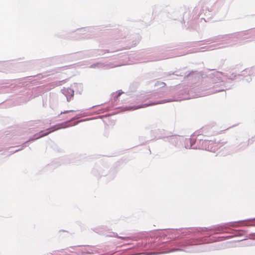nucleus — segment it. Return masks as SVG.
<instances>
[{"label": "nucleus", "mask_w": 255, "mask_h": 255, "mask_svg": "<svg viewBox=\"0 0 255 255\" xmlns=\"http://www.w3.org/2000/svg\"><path fill=\"white\" fill-rule=\"evenodd\" d=\"M202 83L181 91L180 100L204 97L230 89L229 86L224 85L222 73L214 71Z\"/></svg>", "instance_id": "3"}, {"label": "nucleus", "mask_w": 255, "mask_h": 255, "mask_svg": "<svg viewBox=\"0 0 255 255\" xmlns=\"http://www.w3.org/2000/svg\"><path fill=\"white\" fill-rule=\"evenodd\" d=\"M197 146H195L196 149H203L211 152H215L218 149L223 146L225 143L223 142H216L213 140L204 139L201 135L197 136Z\"/></svg>", "instance_id": "8"}, {"label": "nucleus", "mask_w": 255, "mask_h": 255, "mask_svg": "<svg viewBox=\"0 0 255 255\" xmlns=\"http://www.w3.org/2000/svg\"><path fill=\"white\" fill-rule=\"evenodd\" d=\"M7 90H3L2 92H6Z\"/></svg>", "instance_id": "26"}, {"label": "nucleus", "mask_w": 255, "mask_h": 255, "mask_svg": "<svg viewBox=\"0 0 255 255\" xmlns=\"http://www.w3.org/2000/svg\"><path fill=\"white\" fill-rule=\"evenodd\" d=\"M114 237H116V238H119V239H122L124 240L125 241H128V240H131V238L130 237H121V236H119L117 233H114Z\"/></svg>", "instance_id": "18"}, {"label": "nucleus", "mask_w": 255, "mask_h": 255, "mask_svg": "<svg viewBox=\"0 0 255 255\" xmlns=\"http://www.w3.org/2000/svg\"><path fill=\"white\" fill-rule=\"evenodd\" d=\"M91 114L89 113H82V114H77L76 115L75 117H73L72 118H71V119L68 121H67L65 123H63L62 124H58L57 125H56V126H54L52 127H51L50 128V129H51V130H49L50 129V128H48V129H46V132H45V131H40L39 132L36 133V134H35L33 137L30 138L28 140L26 141L24 143V144L25 145V146H26V143L29 141H34L35 140V139H38L40 137H42L43 136H46L47 135H48L49 133H50V132H52V131H54L56 130H57V129H61V128H68V127H69L70 126H71L70 124H69V123L72 121H73V120H76V119H78L81 117H85V116H90Z\"/></svg>", "instance_id": "6"}, {"label": "nucleus", "mask_w": 255, "mask_h": 255, "mask_svg": "<svg viewBox=\"0 0 255 255\" xmlns=\"http://www.w3.org/2000/svg\"><path fill=\"white\" fill-rule=\"evenodd\" d=\"M155 86H160V88L157 91L144 92L138 96L137 100L141 102H147L137 106L128 107V110H136L140 108H145L148 106L157 104H163L174 101L172 99H168L162 100H158V99L166 96L169 94V90L165 87V84L163 82H157Z\"/></svg>", "instance_id": "4"}, {"label": "nucleus", "mask_w": 255, "mask_h": 255, "mask_svg": "<svg viewBox=\"0 0 255 255\" xmlns=\"http://www.w3.org/2000/svg\"><path fill=\"white\" fill-rule=\"evenodd\" d=\"M117 65H114L110 64H105L104 63H96L91 65L90 67L92 68H111L116 67Z\"/></svg>", "instance_id": "14"}, {"label": "nucleus", "mask_w": 255, "mask_h": 255, "mask_svg": "<svg viewBox=\"0 0 255 255\" xmlns=\"http://www.w3.org/2000/svg\"><path fill=\"white\" fill-rule=\"evenodd\" d=\"M251 75H255V67H252L251 68L246 69L241 72L240 74L237 75L235 73H232L230 76L229 79L234 80L237 79V78L240 76L246 77V80L247 82L251 81Z\"/></svg>", "instance_id": "9"}, {"label": "nucleus", "mask_w": 255, "mask_h": 255, "mask_svg": "<svg viewBox=\"0 0 255 255\" xmlns=\"http://www.w3.org/2000/svg\"><path fill=\"white\" fill-rule=\"evenodd\" d=\"M75 111H74V110H69V111H64L63 112H61L60 113V115L61 114H67V113H68L69 112H75Z\"/></svg>", "instance_id": "21"}, {"label": "nucleus", "mask_w": 255, "mask_h": 255, "mask_svg": "<svg viewBox=\"0 0 255 255\" xmlns=\"http://www.w3.org/2000/svg\"><path fill=\"white\" fill-rule=\"evenodd\" d=\"M123 93V92L122 91V90H119L117 92H116V93H113L112 95V96H113L112 101H114V102H115L117 101V100L118 99V97L120 96H121Z\"/></svg>", "instance_id": "17"}, {"label": "nucleus", "mask_w": 255, "mask_h": 255, "mask_svg": "<svg viewBox=\"0 0 255 255\" xmlns=\"http://www.w3.org/2000/svg\"><path fill=\"white\" fill-rule=\"evenodd\" d=\"M228 229L227 225L222 224L210 228H184L181 229L172 230L171 232L174 234L175 237H178L180 235L185 236L190 234L200 233L199 235L203 236L197 239H191L184 240L180 242L175 243L177 248H173L168 252H173L175 251H185L187 252H198L207 251V246L202 245L203 244L210 243L216 241H221L228 239L229 237H210V234L206 232L211 231H214L215 234L224 232L225 230Z\"/></svg>", "instance_id": "1"}, {"label": "nucleus", "mask_w": 255, "mask_h": 255, "mask_svg": "<svg viewBox=\"0 0 255 255\" xmlns=\"http://www.w3.org/2000/svg\"><path fill=\"white\" fill-rule=\"evenodd\" d=\"M74 85L77 86V87H78L80 89L82 88V85L81 84H74Z\"/></svg>", "instance_id": "24"}, {"label": "nucleus", "mask_w": 255, "mask_h": 255, "mask_svg": "<svg viewBox=\"0 0 255 255\" xmlns=\"http://www.w3.org/2000/svg\"><path fill=\"white\" fill-rule=\"evenodd\" d=\"M239 43H240V45H242L241 42H240Z\"/></svg>", "instance_id": "27"}, {"label": "nucleus", "mask_w": 255, "mask_h": 255, "mask_svg": "<svg viewBox=\"0 0 255 255\" xmlns=\"http://www.w3.org/2000/svg\"><path fill=\"white\" fill-rule=\"evenodd\" d=\"M91 114L89 113H82V114H77L76 115L75 117H73L72 118H71V119L68 121H67L65 123H63L62 124H58L57 125H56V126H54L52 127H51L50 128V129H51V130H49L50 129V128H48V129H46V132H45V131H40L39 132L36 133V134H35L33 137L30 138L28 140L26 141L24 143V144L25 145V146H26V143L29 141H34L35 140V139H38L40 137H42L43 136H46L47 135H48L49 133H50V132H52V131H54L56 130H57V129H61V128H68V127H69L70 126H71L70 124H69V123L72 121H73V120H76V119H78L81 117H85V116H90Z\"/></svg>", "instance_id": "7"}, {"label": "nucleus", "mask_w": 255, "mask_h": 255, "mask_svg": "<svg viewBox=\"0 0 255 255\" xmlns=\"http://www.w3.org/2000/svg\"><path fill=\"white\" fill-rule=\"evenodd\" d=\"M20 150V149H16V150H15L13 152H16V151H18V150Z\"/></svg>", "instance_id": "25"}, {"label": "nucleus", "mask_w": 255, "mask_h": 255, "mask_svg": "<svg viewBox=\"0 0 255 255\" xmlns=\"http://www.w3.org/2000/svg\"><path fill=\"white\" fill-rule=\"evenodd\" d=\"M227 10L228 7L225 5L224 0H217L214 3L206 0L203 2L201 12L208 17H211L218 13L226 14Z\"/></svg>", "instance_id": "5"}, {"label": "nucleus", "mask_w": 255, "mask_h": 255, "mask_svg": "<svg viewBox=\"0 0 255 255\" xmlns=\"http://www.w3.org/2000/svg\"><path fill=\"white\" fill-rule=\"evenodd\" d=\"M63 95L66 97L67 101H70L74 96V91L70 88H64L61 90Z\"/></svg>", "instance_id": "13"}, {"label": "nucleus", "mask_w": 255, "mask_h": 255, "mask_svg": "<svg viewBox=\"0 0 255 255\" xmlns=\"http://www.w3.org/2000/svg\"><path fill=\"white\" fill-rule=\"evenodd\" d=\"M255 221V218L254 219H249L246 220H243V221H240L238 222H230L229 223L226 224L227 225V226L228 227V228L230 227H238L240 226L239 223L241 222H246V221ZM246 226H255V223L254 224H245Z\"/></svg>", "instance_id": "15"}, {"label": "nucleus", "mask_w": 255, "mask_h": 255, "mask_svg": "<svg viewBox=\"0 0 255 255\" xmlns=\"http://www.w3.org/2000/svg\"><path fill=\"white\" fill-rule=\"evenodd\" d=\"M254 39H255V29L228 34L219 35L198 42L197 45L200 46V47L191 49L187 52L175 53V51H173V57L184 55L188 53L204 52L231 47L238 44L239 41H251Z\"/></svg>", "instance_id": "2"}, {"label": "nucleus", "mask_w": 255, "mask_h": 255, "mask_svg": "<svg viewBox=\"0 0 255 255\" xmlns=\"http://www.w3.org/2000/svg\"><path fill=\"white\" fill-rule=\"evenodd\" d=\"M162 253V252H150L146 253L145 255H157Z\"/></svg>", "instance_id": "20"}, {"label": "nucleus", "mask_w": 255, "mask_h": 255, "mask_svg": "<svg viewBox=\"0 0 255 255\" xmlns=\"http://www.w3.org/2000/svg\"><path fill=\"white\" fill-rule=\"evenodd\" d=\"M93 28L88 27L86 28H81L79 30V34H82L81 36L82 38H91L93 36Z\"/></svg>", "instance_id": "11"}, {"label": "nucleus", "mask_w": 255, "mask_h": 255, "mask_svg": "<svg viewBox=\"0 0 255 255\" xmlns=\"http://www.w3.org/2000/svg\"><path fill=\"white\" fill-rule=\"evenodd\" d=\"M168 141L175 146L180 147L181 142L183 141V138L179 136H171L168 138Z\"/></svg>", "instance_id": "12"}, {"label": "nucleus", "mask_w": 255, "mask_h": 255, "mask_svg": "<svg viewBox=\"0 0 255 255\" xmlns=\"http://www.w3.org/2000/svg\"><path fill=\"white\" fill-rule=\"evenodd\" d=\"M197 136H196V134H194L191 136V137L189 138H183V141L184 142V146L186 148H192L196 149L195 146H197Z\"/></svg>", "instance_id": "10"}, {"label": "nucleus", "mask_w": 255, "mask_h": 255, "mask_svg": "<svg viewBox=\"0 0 255 255\" xmlns=\"http://www.w3.org/2000/svg\"><path fill=\"white\" fill-rule=\"evenodd\" d=\"M93 250L91 249H87L86 248H80L78 250V254H81L82 255L86 254H92Z\"/></svg>", "instance_id": "16"}, {"label": "nucleus", "mask_w": 255, "mask_h": 255, "mask_svg": "<svg viewBox=\"0 0 255 255\" xmlns=\"http://www.w3.org/2000/svg\"><path fill=\"white\" fill-rule=\"evenodd\" d=\"M107 111H108V109H107L101 108L97 110L95 113L97 114H100L101 113H103L106 112Z\"/></svg>", "instance_id": "19"}, {"label": "nucleus", "mask_w": 255, "mask_h": 255, "mask_svg": "<svg viewBox=\"0 0 255 255\" xmlns=\"http://www.w3.org/2000/svg\"><path fill=\"white\" fill-rule=\"evenodd\" d=\"M88 120L89 119H86V120H80V121H77V122H75V124L73 125L75 126V125H77L80 122H81L82 121H87V120Z\"/></svg>", "instance_id": "23"}, {"label": "nucleus", "mask_w": 255, "mask_h": 255, "mask_svg": "<svg viewBox=\"0 0 255 255\" xmlns=\"http://www.w3.org/2000/svg\"><path fill=\"white\" fill-rule=\"evenodd\" d=\"M28 95H30V97H29V98H28V99L26 100L25 101V102H27V101H28L29 100H30V99L33 98V97L32 96V95H31V92L29 91L28 93Z\"/></svg>", "instance_id": "22"}]
</instances>
